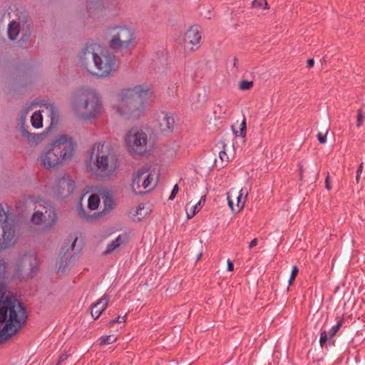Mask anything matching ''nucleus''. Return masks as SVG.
<instances>
[{
	"label": "nucleus",
	"mask_w": 365,
	"mask_h": 365,
	"mask_svg": "<svg viewBox=\"0 0 365 365\" xmlns=\"http://www.w3.org/2000/svg\"><path fill=\"white\" fill-rule=\"evenodd\" d=\"M153 95L152 87L145 83L123 87L112 103V111L126 120L139 119L145 113L148 101Z\"/></svg>",
	"instance_id": "1"
},
{
	"label": "nucleus",
	"mask_w": 365,
	"mask_h": 365,
	"mask_svg": "<svg viewBox=\"0 0 365 365\" xmlns=\"http://www.w3.org/2000/svg\"><path fill=\"white\" fill-rule=\"evenodd\" d=\"M80 68L98 78L113 76L118 65L115 56L103 51L96 43H87L78 54Z\"/></svg>",
	"instance_id": "2"
},
{
	"label": "nucleus",
	"mask_w": 365,
	"mask_h": 365,
	"mask_svg": "<svg viewBox=\"0 0 365 365\" xmlns=\"http://www.w3.org/2000/svg\"><path fill=\"white\" fill-rule=\"evenodd\" d=\"M26 319V310L18 299L0 294V344L14 336Z\"/></svg>",
	"instance_id": "3"
},
{
	"label": "nucleus",
	"mask_w": 365,
	"mask_h": 365,
	"mask_svg": "<svg viewBox=\"0 0 365 365\" xmlns=\"http://www.w3.org/2000/svg\"><path fill=\"white\" fill-rule=\"evenodd\" d=\"M102 109V98L93 88H80L70 95V112L77 119H94L101 113Z\"/></svg>",
	"instance_id": "4"
},
{
	"label": "nucleus",
	"mask_w": 365,
	"mask_h": 365,
	"mask_svg": "<svg viewBox=\"0 0 365 365\" xmlns=\"http://www.w3.org/2000/svg\"><path fill=\"white\" fill-rule=\"evenodd\" d=\"M119 163L111 146L105 142L95 143L86 165L88 172L98 178L110 179L117 175Z\"/></svg>",
	"instance_id": "5"
},
{
	"label": "nucleus",
	"mask_w": 365,
	"mask_h": 365,
	"mask_svg": "<svg viewBox=\"0 0 365 365\" xmlns=\"http://www.w3.org/2000/svg\"><path fill=\"white\" fill-rule=\"evenodd\" d=\"M108 44L116 51H128L135 44L136 35L135 29L130 24L120 23L108 28Z\"/></svg>",
	"instance_id": "6"
},
{
	"label": "nucleus",
	"mask_w": 365,
	"mask_h": 365,
	"mask_svg": "<svg viewBox=\"0 0 365 365\" xmlns=\"http://www.w3.org/2000/svg\"><path fill=\"white\" fill-rule=\"evenodd\" d=\"M68 153V138L61 135L53 142L51 148L41 153L39 159L41 164L49 169L63 163Z\"/></svg>",
	"instance_id": "7"
},
{
	"label": "nucleus",
	"mask_w": 365,
	"mask_h": 365,
	"mask_svg": "<svg viewBox=\"0 0 365 365\" xmlns=\"http://www.w3.org/2000/svg\"><path fill=\"white\" fill-rule=\"evenodd\" d=\"M157 182V175L150 167L145 166L139 169L133 175L130 185L132 192L141 195L151 190Z\"/></svg>",
	"instance_id": "8"
},
{
	"label": "nucleus",
	"mask_w": 365,
	"mask_h": 365,
	"mask_svg": "<svg viewBox=\"0 0 365 365\" xmlns=\"http://www.w3.org/2000/svg\"><path fill=\"white\" fill-rule=\"evenodd\" d=\"M125 145L129 152L143 155L151 148L148 134L141 129L132 128L125 135Z\"/></svg>",
	"instance_id": "9"
},
{
	"label": "nucleus",
	"mask_w": 365,
	"mask_h": 365,
	"mask_svg": "<svg viewBox=\"0 0 365 365\" xmlns=\"http://www.w3.org/2000/svg\"><path fill=\"white\" fill-rule=\"evenodd\" d=\"M43 210L36 211L32 215L31 220L33 224L39 226L41 230H49L57 222L56 213L51 205H47Z\"/></svg>",
	"instance_id": "10"
},
{
	"label": "nucleus",
	"mask_w": 365,
	"mask_h": 365,
	"mask_svg": "<svg viewBox=\"0 0 365 365\" xmlns=\"http://www.w3.org/2000/svg\"><path fill=\"white\" fill-rule=\"evenodd\" d=\"M248 192L245 188L240 190L232 188L227 193L228 205L233 212H239L245 205Z\"/></svg>",
	"instance_id": "11"
},
{
	"label": "nucleus",
	"mask_w": 365,
	"mask_h": 365,
	"mask_svg": "<svg viewBox=\"0 0 365 365\" xmlns=\"http://www.w3.org/2000/svg\"><path fill=\"white\" fill-rule=\"evenodd\" d=\"M155 121L162 133H172L175 127L173 114L169 111L160 110L155 113Z\"/></svg>",
	"instance_id": "12"
},
{
	"label": "nucleus",
	"mask_w": 365,
	"mask_h": 365,
	"mask_svg": "<svg viewBox=\"0 0 365 365\" xmlns=\"http://www.w3.org/2000/svg\"><path fill=\"white\" fill-rule=\"evenodd\" d=\"M201 38L202 36L198 27L193 26L184 34L181 41L185 48L193 50L199 46Z\"/></svg>",
	"instance_id": "13"
},
{
	"label": "nucleus",
	"mask_w": 365,
	"mask_h": 365,
	"mask_svg": "<svg viewBox=\"0 0 365 365\" xmlns=\"http://www.w3.org/2000/svg\"><path fill=\"white\" fill-rule=\"evenodd\" d=\"M0 227L2 230L1 237L0 238V246L1 248H7L14 245L16 242L14 226L9 222V217Z\"/></svg>",
	"instance_id": "14"
},
{
	"label": "nucleus",
	"mask_w": 365,
	"mask_h": 365,
	"mask_svg": "<svg viewBox=\"0 0 365 365\" xmlns=\"http://www.w3.org/2000/svg\"><path fill=\"white\" fill-rule=\"evenodd\" d=\"M16 266L17 272L29 269V272L32 275L38 269V261L35 255H25L16 260Z\"/></svg>",
	"instance_id": "15"
},
{
	"label": "nucleus",
	"mask_w": 365,
	"mask_h": 365,
	"mask_svg": "<svg viewBox=\"0 0 365 365\" xmlns=\"http://www.w3.org/2000/svg\"><path fill=\"white\" fill-rule=\"evenodd\" d=\"M128 237L125 234L119 235L115 240L107 245L105 250L103 252V255H108L118 250L122 245L126 243Z\"/></svg>",
	"instance_id": "16"
},
{
	"label": "nucleus",
	"mask_w": 365,
	"mask_h": 365,
	"mask_svg": "<svg viewBox=\"0 0 365 365\" xmlns=\"http://www.w3.org/2000/svg\"><path fill=\"white\" fill-rule=\"evenodd\" d=\"M109 302L108 296L104 295L98 299L91 307V314L94 319H97L107 307Z\"/></svg>",
	"instance_id": "17"
},
{
	"label": "nucleus",
	"mask_w": 365,
	"mask_h": 365,
	"mask_svg": "<svg viewBox=\"0 0 365 365\" xmlns=\"http://www.w3.org/2000/svg\"><path fill=\"white\" fill-rule=\"evenodd\" d=\"M68 249L66 247H62L56 264L58 274H63L66 270L68 264Z\"/></svg>",
	"instance_id": "18"
},
{
	"label": "nucleus",
	"mask_w": 365,
	"mask_h": 365,
	"mask_svg": "<svg viewBox=\"0 0 365 365\" xmlns=\"http://www.w3.org/2000/svg\"><path fill=\"white\" fill-rule=\"evenodd\" d=\"M101 195L103 206L101 213L106 215L115 209L116 204L113 197L108 192H104Z\"/></svg>",
	"instance_id": "19"
},
{
	"label": "nucleus",
	"mask_w": 365,
	"mask_h": 365,
	"mask_svg": "<svg viewBox=\"0 0 365 365\" xmlns=\"http://www.w3.org/2000/svg\"><path fill=\"white\" fill-rule=\"evenodd\" d=\"M87 8L94 11H102L108 8L107 0H87Z\"/></svg>",
	"instance_id": "20"
},
{
	"label": "nucleus",
	"mask_w": 365,
	"mask_h": 365,
	"mask_svg": "<svg viewBox=\"0 0 365 365\" xmlns=\"http://www.w3.org/2000/svg\"><path fill=\"white\" fill-rule=\"evenodd\" d=\"M20 31V26L19 24L15 21H11L9 26L7 29V33L9 38L11 40H14L18 36Z\"/></svg>",
	"instance_id": "21"
},
{
	"label": "nucleus",
	"mask_w": 365,
	"mask_h": 365,
	"mask_svg": "<svg viewBox=\"0 0 365 365\" xmlns=\"http://www.w3.org/2000/svg\"><path fill=\"white\" fill-rule=\"evenodd\" d=\"M229 106L226 103H222L217 105L214 108V114L217 118H222L228 114Z\"/></svg>",
	"instance_id": "22"
},
{
	"label": "nucleus",
	"mask_w": 365,
	"mask_h": 365,
	"mask_svg": "<svg viewBox=\"0 0 365 365\" xmlns=\"http://www.w3.org/2000/svg\"><path fill=\"white\" fill-rule=\"evenodd\" d=\"M31 123L34 128H41L43 126V117L40 111H36L31 118Z\"/></svg>",
	"instance_id": "23"
},
{
	"label": "nucleus",
	"mask_w": 365,
	"mask_h": 365,
	"mask_svg": "<svg viewBox=\"0 0 365 365\" xmlns=\"http://www.w3.org/2000/svg\"><path fill=\"white\" fill-rule=\"evenodd\" d=\"M100 197L96 194L91 195L88 200V206L92 210H96L100 204Z\"/></svg>",
	"instance_id": "24"
},
{
	"label": "nucleus",
	"mask_w": 365,
	"mask_h": 365,
	"mask_svg": "<svg viewBox=\"0 0 365 365\" xmlns=\"http://www.w3.org/2000/svg\"><path fill=\"white\" fill-rule=\"evenodd\" d=\"M185 210H186L187 218L191 219L192 217H193L195 216V215L197 212H199L200 208L198 207V206L196 203L191 205V202H190L188 204H187Z\"/></svg>",
	"instance_id": "25"
},
{
	"label": "nucleus",
	"mask_w": 365,
	"mask_h": 365,
	"mask_svg": "<svg viewBox=\"0 0 365 365\" xmlns=\"http://www.w3.org/2000/svg\"><path fill=\"white\" fill-rule=\"evenodd\" d=\"M117 340V336L115 335H108L106 336H101L98 339V344L100 346L107 345L113 343Z\"/></svg>",
	"instance_id": "26"
},
{
	"label": "nucleus",
	"mask_w": 365,
	"mask_h": 365,
	"mask_svg": "<svg viewBox=\"0 0 365 365\" xmlns=\"http://www.w3.org/2000/svg\"><path fill=\"white\" fill-rule=\"evenodd\" d=\"M71 250L73 252V255H78L83 248V242L81 240H78L77 237L73 242L71 247Z\"/></svg>",
	"instance_id": "27"
},
{
	"label": "nucleus",
	"mask_w": 365,
	"mask_h": 365,
	"mask_svg": "<svg viewBox=\"0 0 365 365\" xmlns=\"http://www.w3.org/2000/svg\"><path fill=\"white\" fill-rule=\"evenodd\" d=\"M236 136L244 138L246 135V120L244 119L240 125L239 130H234Z\"/></svg>",
	"instance_id": "28"
},
{
	"label": "nucleus",
	"mask_w": 365,
	"mask_h": 365,
	"mask_svg": "<svg viewBox=\"0 0 365 365\" xmlns=\"http://www.w3.org/2000/svg\"><path fill=\"white\" fill-rule=\"evenodd\" d=\"M252 6L257 9H268V3L266 0H254Z\"/></svg>",
	"instance_id": "29"
},
{
	"label": "nucleus",
	"mask_w": 365,
	"mask_h": 365,
	"mask_svg": "<svg viewBox=\"0 0 365 365\" xmlns=\"http://www.w3.org/2000/svg\"><path fill=\"white\" fill-rule=\"evenodd\" d=\"M253 86V81L242 80L239 83V88L242 91L250 90Z\"/></svg>",
	"instance_id": "30"
},
{
	"label": "nucleus",
	"mask_w": 365,
	"mask_h": 365,
	"mask_svg": "<svg viewBox=\"0 0 365 365\" xmlns=\"http://www.w3.org/2000/svg\"><path fill=\"white\" fill-rule=\"evenodd\" d=\"M343 323V319H340L337 322V324L334 326L329 331V338H332L337 333Z\"/></svg>",
	"instance_id": "31"
},
{
	"label": "nucleus",
	"mask_w": 365,
	"mask_h": 365,
	"mask_svg": "<svg viewBox=\"0 0 365 365\" xmlns=\"http://www.w3.org/2000/svg\"><path fill=\"white\" fill-rule=\"evenodd\" d=\"M331 338H329V333L327 332L326 331H323L321 332L320 334V339H319V343L321 346H323L324 344Z\"/></svg>",
	"instance_id": "32"
},
{
	"label": "nucleus",
	"mask_w": 365,
	"mask_h": 365,
	"mask_svg": "<svg viewBox=\"0 0 365 365\" xmlns=\"http://www.w3.org/2000/svg\"><path fill=\"white\" fill-rule=\"evenodd\" d=\"M298 272H299L298 267L296 265L293 266L292 269L291 276H290V278L289 280V285H291L292 284L293 281L295 279V278L298 274Z\"/></svg>",
	"instance_id": "33"
},
{
	"label": "nucleus",
	"mask_w": 365,
	"mask_h": 365,
	"mask_svg": "<svg viewBox=\"0 0 365 365\" xmlns=\"http://www.w3.org/2000/svg\"><path fill=\"white\" fill-rule=\"evenodd\" d=\"M364 115L362 113L361 110H358L357 113V120H356V126L359 128L364 123Z\"/></svg>",
	"instance_id": "34"
},
{
	"label": "nucleus",
	"mask_w": 365,
	"mask_h": 365,
	"mask_svg": "<svg viewBox=\"0 0 365 365\" xmlns=\"http://www.w3.org/2000/svg\"><path fill=\"white\" fill-rule=\"evenodd\" d=\"M8 218L7 212L4 210L2 206H0V224L3 223Z\"/></svg>",
	"instance_id": "35"
},
{
	"label": "nucleus",
	"mask_w": 365,
	"mask_h": 365,
	"mask_svg": "<svg viewBox=\"0 0 365 365\" xmlns=\"http://www.w3.org/2000/svg\"><path fill=\"white\" fill-rule=\"evenodd\" d=\"M219 157L222 160V162H228L229 161V156L226 153L225 146H224V150H222L220 152Z\"/></svg>",
	"instance_id": "36"
},
{
	"label": "nucleus",
	"mask_w": 365,
	"mask_h": 365,
	"mask_svg": "<svg viewBox=\"0 0 365 365\" xmlns=\"http://www.w3.org/2000/svg\"><path fill=\"white\" fill-rule=\"evenodd\" d=\"M328 131L327 130L326 133L324 134L322 133H319L317 134V139L320 143H325L327 141L326 135L327 134Z\"/></svg>",
	"instance_id": "37"
},
{
	"label": "nucleus",
	"mask_w": 365,
	"mask_h": 365,
	"mask_svg": "<svg viewBox=\"0 0 365 365\" xmlns=\"http://www.w3.org/2000/svg\"><path fill=\"white\" fill-rule=\"evenodd\" d=\"M178 191H179V187H178V185L176 184V185H175V186H174V187H173V190H172V192H171V194H170V197H169V200H173L175 198V195H177V193H178Z\"/></svg>",
	"instance_id": "38"
},
{
	"label": "nucleus",
	"mask_w": 365,
	"mask_h": 365,
	"mask_svg": "<svg viewBox=\"0 0 365 365\" xmlns=\"http://www.w3.org/2000/svg\"><path fill=\"white\" fill-rule=\"evenodd\" d=\"M125 317L126 315L122 317L119 316L116 319H114L112 322H110V324L113 325L115 323H124L125 322Z\"/></svg>",
	"instance_id": "39"
},
{
	"label": "nucleus",
	"mask_w": 365,
	"mask_h": 365,
	"mask_svg": "<svg viewBox=\"0 0 365 365\" xmlns=\"http://www.w3.org/2000/svg\"><path fill=\"white\" fill-rule=\"evenodd\" d=\"M6 269V263L3 260L0 259V274H4Z\"/></svg>",
	"instance_id": "40"
},
{
	"label": "nucleus",
	"mask_w": 365,
	"mask_h": 365,
	"mask_svg": "<svg viewBox=\"0 0 365 365\" xmlns=\"http://www.w3.org/2000/svg\"><path fill=\"white\" fill-rule=\"evenodd\" d=\"M362 168H363V163H361L359 167L357 169V171H356V180L357 182H359V180L360 175L362 173Z\"/></svg>",
	"instance_id": "41"
},
{
	"label": "nucleus",
	"mask_w": 365,
	"mask_h": 365,
	"mask_svg": "<svg viewBox=\"0 0 365 365\" xmlns=\"http://www.w3.org/2000/svg\"><path fill=\"white\" fill-rule=\"evenodd\" d=\"M33 104L32 103L30 106L26 108L24 110V113H23V115H22V120L24 121L25 120V118H26V115L28 114V113L31 110L32 108V106H33Z\"/></svg>",
	"instance_id": "42"
},
{
	"label": "nucleus",
	"mask_w": 365,
	"mask_h": 365,
	"mask_svg": "<svg viewBox=\"0 0 365 365\" xmlns=\"http://www.w3.org/2000/svg\"><path fill=\"white\" fill-rule=\"evenodd\" d=\"M205 202V196H202L200 200L196 203L200 208V210L202 207Z\"/></svg>",
	"instance_id": "43"
},
{
	"label": "nucleus",
	"mask_w": 365,
	"mask_h": 365,
	"mask_svg": "<svg viewBox=\"0 0 365 365\" xmlns=\"http://www.w3.org/2000/svg\"><path fill=\"white\" fill-rule=\"evenodd\" d=\"M205 202V196H202L200 200L196 203L200 208V210L202 207Z\"/></svg>",
	"instance_id": "44"
},
{
	"label": "nucleus",
	"mask_w": 365,
	"mask_h": 365,
	"mask_svg": "<svg viewBox=\"0 0 365 365\" xmlns=\"http://www.w3.org/2000/svg\"><path fill=\"white\" fill-rule=\"evenodd\" d=\"M258 240L257 238H255L253 240H252L248 246L250 249H252L257 245Z\"/></svg>",
	"instance_id": "45"
},
{
	"label": "nucleus",
	"mask_w": 365,
	"mask_h": 365,
	"mask_svg": "<svg viewBox=\"0 0 365 365\" xmlns=\"http://www.w3.org/2000/svg\"><path fill=\"white\" fill-rule=\"evenodd\" d=\"M68 358V356L66 354L61 355L59 358V361L57 364V365H61V363L64 361H66Z\"/></svg>",
	"instance_id": "46"
},
{
	"label": "nucleus",
	"mask_w": 365,
	"mask_h": 365,
	"mask_svg": "<svg viewBox=\"0 0 365 365\" xmlns=\"http://www.w3.org/2000/svg\"><path fill=\"white\" fill-rule=\"evenodd\" d=\"M234 269V264L230 261V260H227V270L231 272Z\"/></svg>",
	"instance_id": "47"
},
{
	"label": "nucleus",
	"mask_w": 365,
	"mask_h": 365,
	"mask_svg": "<svg viewBox=\"0 0 365 365\" xmlns=\"http://www.w3.org/2000/svg\"><path fill=\"white\" fill-rule=\"evenodd\" d=\"M325 187L328 190H331L329 175H327L325 180Z\"/></svg>",
	"instance_id": "48"
},
{
	"label": "nucleus",
	"mask_w": 365,
	"mask_h": 365,
	"mask_svg": "<svg viewBox=\"0 0 365 365\" xmlns=\"http://www.w3.org/2000/svg\"><path fill=\"white\" fill-rule=\"evenodd\" d=\"M69 148H70V154H71L73 150H75V148H76V145L74 143H73L71 138H70Z\"/></svg>",
	"instance_id": "49"
},
{
	"label": "nucleus",
	"mask_w": 365,
	"mask_h": 365,
	"mask_svg": "<svg viewBox=\"0 0 365 365\" xmlns=\"http://www.w3.org/2000/svg\"><path fill=\"white\" fill-rule=\"evenodd\" d=\"M314 59L310 58V59H309L307 61V66H308V67L311 68V67H312L314 66Z\"/></svg>",
	"instance_id": "50"
},
{
	"label": "nucleus",
	"mask_w": 365,
	"mask_h": 365,
	"mask_svg": "<svg viewBox=\"0 0 365 365\" xmlns=\"http://www.w3.org/2000/svg\"><path fill=\"white\" fill-rule=\"evenodd\" d=\"M61 184H66V185H68V182H67V180L65 178H63L59 180V185H61Z\"/></svg>",
	"instance_id": "51"
},
{
	"label": "nucleus",
	"mask_w": 365,
	"mask_h": 365,
	"mask_svg": "<svg viewBox=\"0 0 365 365\" xmlns=\"http://www.w3.org/2000/svg\"><path fill=\"white\" fill-rule=\"evenodd\" d=\"M169 90H170L171 94H174L175 93V91L177 89V86H173L172 88H169Z\"/></svg>",
	"instance_id": "52"
},
{
	"label": "nucleus",
	"mask_w": 365,
	"mask_h": 365,
	"mask_svg": "<svg viewBox=\"0 0 365 365\" xmlns=\"http://www.w3.org/2000/svg\"><path fill=\"white\" fill-rule=\"evenodd\" d=\"M142 210H143V208L140 207L137 210L136 214H137V215H142V214H141V211H142Z\"/></svg>",
	"instance_id": "53"
},
{
	"label": "nucleus",
	"mask_w": 365,
	"mask_h": 365,
	"mask_svg": "<svg viewBox=\"0 0 365 365\" xmlns=\"http://www.w3.org/2000/svg\"><path fill=\"white\" fill-rule=\"evenodd\" d=\"M50 108L51 110V114L53 113V110H54V108L53 106L50 105L49 106L47 107V108Z\"/></svg>",
	"instance_id": "54"
},
{
	"label": "nucleus",
	"mask_w": 365,
	"mask_h": 365,
	"mask_svg": "<svg viewBox=\"0 0 365 365\" xmlns=\"http://www.w3.org/2000/svg\"><path fill=\"white\" fill-rule=\"evenodd\" d=\"M23 132H24V133L25 135L26 134V135H30L34 136V135H33V134H30V133H28V132H26V131H23Z\"/></svg>",
	"instance_id": "55"
},
{
	"label": "nucleus",
	"mask_w": 365,
	"mask_h": 365,
	"mask_svg": "<svg viewBox=\"0 0 365 365\" xmlns=\"http://www.w3.org/2000/svg\"><path fill=\"white\" fill-rule=\"evenodd\" d=\"M299 171H300V175H302V167H301V166H300V168H299Z\"/></svg>",
	"instance_id": "56"
},
{
	"label": "nucleus",
	"mask_w": 365,
	"mask_h": 365,
	"mask_svg": "<svg viewBox=\"0 0 365 365\" xmlns=\"http://www.w3.org/2000/svg\"><path fill=\"white\" fill-rule=\"evenodd\" d=\"M110 235V233L106 234V235H105V237H108Z\"/></svg>",
	"instance_id": "57"
}]
</instances>
